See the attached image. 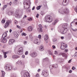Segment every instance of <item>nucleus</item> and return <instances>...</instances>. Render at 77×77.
Returning a JSON list of instances; mask_svg holds the SVG:
<instances>
[{
  "mask_svg": "<svg viewBox=\"0 0 77 77\" xmlns=\"http://www.w3.org/2000/svg\"><path fill=\"white\" fill-rule=\"evenodd\" d=\"M17 28H18L19 29H21V27H20V26H19L17 25Z\"/></svg>",
  "mask_w": 77,
  "mask_h": 77,
  "instance_id": "13d9d810",
  "label": "nucleus"
},
{
  "mask_svg": "<svg viewBox=\"0 0 77 77\" xmlns=\"http://www.w3.org/2000/svg\"><path fill=\"white\" fill-rule=\"evenodd\" d=\"M23 53V49L22 48H20L19 49L18 54L19 55H21Z\"/></svg>",
  "mask_w": 77,
  "mask_h": 77,
  "instance_id": "0eeeda50",
  "label": "nucleus"
},
{
  "mask_svg": "<svg viewBox=\"0 0 77 77\" xmlns=\"http://www.w3.org/2000/svg\"><path fill=\"white\" fill-rule=\"evenodd\" d=\"M63 20L64 21H68V19L66 17H65Z\"/></svg>",
  "mask_w": 77,
  "mask_h": 77,
  "instance_id": "bb28decb",
  "label": "nucleus"
},
{
  "mask_svg": "<svg viewBox=\"0 0 77 77\" xmlns=\"http://www.w3.org/2000/svg\"><path fill=\"white\" fill-rule=\"evenodd\" d=\"M52 25H53V26H54V25H55V24H56V23H55V22L54 21L53 22V23H52Z\"/></svg>",
  "mask_w": 77,
  "mask_h": 77,
  "instance_id": "8fccbe9b",
  "label": "nucleus"
},
{
  "mask_svg": "<svg viewBox=\"0 0 77 77\" xmlns=\"http://www.w3.org/2000/svg\"><path fill=\"white\" fill-rule=\"evenodd\" d=\"M14 35L15 38H17L18 37V34L17 32H14Z\"/></svg>",
  "mask_w": 77,
  "mask_h": 77,
  "instance_id": "f3484780",
  "label": "nucleus"
},
{
  "mask_svg": "<svg viewBox=\"0 0 77 77\" xmlns=\"http://www.w3.org/2000/svg\"><path fill=\"white\" fill-rule=\"evenodd\" d=\"M22 77H30V74L27 72L24 73L22 76Z\"/></svg>",
  "mask_w": 77,
  "mask_h": 77,
  "instance_id": "1a4fd4ad",
  "label": "nucleus"
},
{
  "mask_svg": "<svg viewBox=\"0 0 77 77\" xmlns=\"http://www.w3.org/2000/svg\"><path fill=\"white\" fill-rule=\"evenodd\" d=\"M48 38V35L47 34H46L45 36V41H47Z\"/></svg>",
  "mask_w": 77,
  "mask_h": 77,
  "instance_id": "aec40b11",
  "label": "nucleus"
},
{
  "mask_svg": "<svg viewBox=\"0 0 77 77\" xmlns=\"http://www.w3.org/2000/svg\"><path fill=\"white\" fill-rule=\"evenodd\" d=\"M15 42V40L13 39H11L8 42V44L9 45H12Z\"/></svg>",
  "mask_w": 77,
  "mask_h": 77,
  "instance_id": "9b49d317",
  "label": "nucleus"
},
{
  "mask_svg": "<svg viewBox=\"0 0 77 77\" xmlns=\"http://www.w3.org/2000/svg\"><path fill=\"white\" fill-rule=\"evenodd\" d=\"M5 69L7 71H9L12 69V66L9 65L8 64L5 65Z\"/></svg>",
  "mask_w": 77,
  "mask_h": 77,
  "instance_id": "20e7f679",
  "label": "nucleus"
},
{
  "mask_svg": "<svg viewBox=\"0 0 77 77\" xmlns=\"http://www.w3.org/2000/svg\"><path fill=\"white\" fill-rule=\"evenodd\" d=\"M2 74L1 75V77H5V72L4 71H2Z\"/></svg>",
  "mask_w": 77,
  "mask_h": 77,
  "instance_id": "5701e85b",
  "label": "nucleus"
},
{
  "mask_svg": "<svg viewBox=\"0 0 77 77\" xmlns=\"http://www.w3.org/2000/svg\"><path fill=\"white\" fill-rule=\"evenodd\" d=\"M54 68V66L53 65H51L50 66V68L51 69H53Z\"/></svg>",
  "mask_w": 77,
  "mask_h": 77,
  "instance_id": "473e14b6",
  "label": "nucleus"
},
{
  "mask_svg": "<svg viewBox=\"0 0 77 77\" xmlns=\"http://www.w3.org/2000/svg\"><path fill=\"white\" fill-rule=\"evenodd\" d=\"M54 21L56 23L58 22V20H57V19H56Z\"/></svg>",
  "mask_w": 77,
  "mask_h": 77,
  "instance_id": "de8ad7c7",
  "label": "nucleus"
},
{
  "mask_svg": "<svg viewBox=\"0 0 77 77\" xmlns=\"http://www.w3.org/2000/svg\"><path fill=\"white\" fill-rule=\"evenodd\" d=\"M39 38V39H41V35H38V38Z\"/></svg>",
  "mask_w": 77,
  "mask_h": 77,
  "instance_id": "ea45409f",
  "label": "nucleus"
},
{
  "mask_svg": "<svg viewBox=\"0 0 77 77\" xmlns=\"http://www.w3.org/2000/svg\"><path fill=\"white\" fill-rule=\"evenodd\" d=\"M50 54H51V55H53V53L52 52H49Z\"/></svg>",
  "mask_w": 77,
  "mask_h": 77,
  "instance_id": "774afa93",
  "label": "nucleus"
},
{
  "mask_svg": "<svg viewBox=\"0 0 77 77\" xmlns=\"http://www.w3.org/2000/svg\"><path fill=\"white\" fill-rule=\"evenodd\" d=\"M5 20L4 19H3L2 20L1 23H2V24H4L5 23Z\"/></svg>",
  "mask_w": 77,
  "mask_h": 77,
  "instance_id": "7c9ffc66",
  "label": "nucleus"
},
{
  "mask_svg": "<svg viewBox=\"0 0 77 77\" xmlns=\"http://www.w3.org/2000/svg\"><path fill=\"white\" fill-rule=\"evenodd\" d=\"M31 56L32 57H35L37 56V53L36 52H34L31 54Z\"/></svg>",
  "mask_w": 77,
  "mask_h": 77,
  "instance_id": "ddd939ff",
  "label": "nucleus"
},
{
  "mask_svg": "<svg viewBox=\"0 0 77 77\" xmlns=\"http://www.w3.org/2000/svg\"><path fill=\"white\" fill-rule=\"evenodd\" d=\"M53 48H56V46L55 45H53L52 46Z\"/></svg>",
  "mask_w": 77,
  "mask_h": 77,
  "instance_id": "09e8293b",
  "label": "nucleus"
},
{
  "mask_svg": "<svg viewBox=\"0 0 77 77\" xmlns=\"http://www.w3.org/2000/svg\"><path fill=\"white\" fill-rule=\"evenodd\" d=\"M61 39H64V37L63 36H61Z\"/></svg>",
  "mask_w": 77,
  "mask_h": 77,
  "instance_id": "0e129e2a",
  "label": "nucleus"
},
{
  "mask_svg": "<svg viewBox=\"0 0 77 77\" xmlns=\"http://www.w3.org/2000/svg\"><path fill=\"white\" fill-rule=\"evenodd\" d=\"M63 27L65 29H67V27L68 26V24L67 23H64L63 24Z\"/></svg>",
  "mask_w": 77,
  "mask_h": 77,
  "instance_id": "dca6fc26",
  "label": "nucleus"
},
{
  "mask_svg": "<svg viewBox=\"0 0 77 77\" xmlns=\"http://www.w3.org/2000/svg\"><path fill=\"white\" fill-rule=\"evenodd\" d=\"M34 42V44L39 45L40 44V39H38V38H37L35 40Z\"/></svg>",
  "mask_w": 77,
  "mask_h": 77,
  "instance_id": "6e6552de",
  "label": "nucleus"
},
{
  "mask_svg": "<svg viewBox=\"0 0 77 77\" xmlns=\"http://www.w3.org/2000/svg\"><path fill=\"white\" fill-rule=\"evenodd\" d=\"M38 17H39V14H37L36 15V18H38Z\"/></svg>",
  "mask_w": 77,
  "mask_h": 77,
  "instance_id": "49530a36",
  "label": "nucleus"
},
{
  "mask_svg": "<svg viewBox=\"0 0 77 77\" xmlns=\"http://www.w3.org/2000/svg\"><path fill=\"white\" fill-rule=\"evenodd\" d=\"M19 58V56L16 55V58Z\"/></svg>",
  "mask_w": 77,
  "mask_h": 77,
  "instance_id": "69168bd1",
  "label": "nucleus"
},
{
  "mask_svg": "<svg viewBox=\"0 0 77 77\" xmlns=\"http://www.w3.org/2000/svg\"><path fill=\"white\" fill-rule=\"evenodd\" d=\"M69 73H72V70H69Z\"/></svg>",
  "mask_w": 77,
  "mask_h": 77,
  "instance_id": "680f3d73",
  "label": "nucleus"
},
{
  "mask_svg": "<svg viewBox=\"0 0 77 77\" xmlns=\"http://www.w3.org/2000/svg\"><path fill=\"white\" fill-rule=\"evenodd\" d=\"M39 50L40 51H43L44 50V46L41 45L40 47Z\"/></svg>",
  "mask_w": 77,
  "mask_h": 77,
  "instance_id": "6ab92c4d",
  "label": "nucleus"
},
{
  "mask_svg": "<svg viewBox=\"0 0 77 77\" xmlns=\"http://www.w3.org/2000/svg\"><path fill=\"white\" fill-rule=\"evenodd\" d=\"M1 42L2 43H6L7 42V39L6 38H2L1 40Z\"/></svg>",
  "mask_w": 77,
  "mask_h": 77,
  "instance_id": "f8f14e48",
  "label": "nucleus"
},
{
  "mask_svg": "<svg viewBox=\"0 0 77 77\" xmlns=\"http://www.w3.org/2000/svg\"><path fill=\"white\" fill-rule=\"evenodd\" d=\"M39 28H38L37 29L38 31L39 32H42L43 31H42V25L41 24H39L38 25Z\"/></svg>",
  "mask_w": 77,
  "mask_h": 77,
  "instance_id": "9d476101",
  "label": "nucleus"
},
{
  "mask_svg": "<svg viewBox=\"0 0 77 77\" xmlns=\"http://www.w3.org/2000/svg\"><path fill=\"white\" fill-rule=\"evenodd\" d=\"M11 24V21H9V20H7L6 21V23L5 24V26H4V27L5 29L6 28H7L9 25Z\"/></svg>",
  "mask_w": 77,
  "mask_h": 77,
  "instance_id": "39448f33",
  "label": "nucleus"
},
{
  "mask_svg": "<svg viewBox=\"0 0 77 77\" xmlns=\"http://www.w3.org/2000/svg\"><path fill=\"white\" fill-rule=\"evenodd\" d=\"M42 75H44L45 77H47L48 75V72L47 71L43 70L42 72Z\"/></svg>",
  "mask_w": 77,
  "mask_h": 77,
  "instance_id": "423d86ee",
  "label": "nucleus"
},
{
  "mask_svg": "<svg viewBox=\"0 0 77 77\" xmlns=\"http://www.w3.org/2000/svg\"><path fill=\"white\" fill-rule=\"evenodd\" d=\"M18 23V22L17 20H15L14 21V23L15 24H17Z\"/></svg>",
  "mask_w": 77,
  "mask_h": 77,
  "instance_id": "a19ab883",
  "label": "nucleus"
},
{
  "mask_svg": "<svg viewBox=\"0 0 77 77\" xmlns=\"http://www.w3.org/2000/svg\"><path fill=\"white\" fill-rule=\"evenodd\" d=\"M30 9V8H26L27 9L26 11L27 12H30L31 10Z\"/></svg>",
  "mask_w": 77,
  "mask_h": 77,
  "instance_id": "2f4dec72",
  "label": "nucleus"
},
{
  "mask_svg": "<svg viewBox=\"0 0 77 77\" xmlns=\"http://www.w3.org/2000/svg\"><path fill=\"white\" fill-rule=\"evenodd\" d=\"M15 17L17 18H20V15H19V14L18 13L17 14L16 13Z\"/></svg>",
  "mask_w": 77,
  "mask_h": 77,
  "instance_id": "a878e982",
  "label": "nucleus"
},
{
  "mask_svg": "<svg viewBox=\"0 0 77 77\" xmlns=\"http://www.w3.org/2000/svg\"><path fill=\"white\" fill-rule=\"evenodd\" d=\"M27 29L29 32H31V31H32V30H33V27L29 26L28 27Z\"/></svg>",
  "mask_w": 77,
  "mask_h": 77,
  "instance_id": "2eb2a0df",
  "label": "nucleus"
},
{
  "mask_svg": "<svg viewBox=\"0 0 77 77\" xmlns=\"http://www.w3.org/2000/svg\"><path fill=\"white\" fill-rule=\"evenodd\" d=\"M23 36H26L27 34L26 33H22V36H23Z\"/></svg>",
  "mask_w": 77,
  "mask_h": 77,
  "instance_id": "4c0bfd02",
  "label": "nucleus"
},
{
  "mask_svg": "<svg viewBox=\"0 0 77 77\" xmlns=\"http://www.w3.org/2000/svg\"><path fill=\"white\" fill-rule=\"evenodd\" d=\"M45 42L46 43V44H48V41L47 40H45Z\"/></svg>",
  "mask_w": 77,
  "mask_h": 77,
  "instance_id": "5fc2aeb1",
  "label": "nucleus"
},
{
  "mask_svg": "<svg viewBox=\"0 0 77 77\" xmlns=\"http://www.w3.org/2000/svg\"><path fill=\"white\" fill-rule=\"evenodd\" d=\"M60 54L61 55H62L63 56V57H65V56H66V54L64 53H60Z\"/></svg>",
  "mask_w": 77,
  "mask_h": 77,
  "instance_id": "393cba45",
  "label": "nucleus"
},
{
  "mask_svg": "<svg viewBox=\"0 0 77 77\" xmlns=\"http://www.w3.org/2000/svg\"><path fill=\"white\" fill-rule=\"evenodd\" d=\"M30 4L31 2L28 0L25 1L23 3L24 8V9H29L30 7Z\"/></svg>",
  "mask_w": 77,
  "mask_h": 77,
  "instance_id": "f257e3e1",
  "label": "nucleus"
},
{
  "mask_svg": "<svg viewBox=\"0 0 77 77\" xmlns=\"http://www.w3.org/2000/svg\"><path fill=\"white\" fill-rule=\"evenodd\" d=\"M71 60H72V59H71V60H70L69 61H68V63H71Z\"/></svg>",
  "mask_w": 77,
  "mask_h": 77,
  "instance_id": "6e6d98bb",
  "label": "nucleus"
},
{
  "mask_svg": "<svg viewBox=\"0 0 77 77\" xmlns=\"http://www.w3.org/2000/svg\"><path fill=\"white\" fill-rule=\"evenodd\" d=\"M16 63L17 64H18V65H22V63L21 62V61L20 60H19L18 61L17 63Z\"/></svg>",
  "mask_w": 77,
  "mask_h": 77,
  "instance_id": "4be33fe9",
  "label": "nucleus"
},
{
  "mask_svg": "<svg viewBox=\"0 0 77 77\" xmlns=\"http://www.w3.org/2000/svg\"><path fill=\"white\" fill-rule=\"evenodd\" d=\"M22 58H24L25 57V56L24 55H22Z\"/></svg>",
  "mask_w": 77,
  "mask_h": 77,
  "instance_id": "e2e57ef3",
  "label": "nucleus"
},
{
  "mask_svg": "<svg viewBox=\"0 0 77 77\" xmlns=\"http://www.w3.org/2000/svg\"><path fill=\"white\" fill-rule=\"evenodd\" d=\"M25 55H27V54H28V51H26V52H25Z\"/></svg>",
  "mask_w": 77,
  "mask_h": 77,
  "instance_id": "603ef678",
  "label": "nucleus"
},
{
  "mask_svg": "<svg viewBox=\"0 0 77 77\" xmlns=\"http://www.w3.org/2000/svg\"><path fill=\"white\" fill-rule=\"evenodd\" d=\"M65 48H66V46L64 45H61L60 47L61 50H64Z\"/></svg>",
  "mask_w": 77,
  "mask_h": 77,
  "instance_id": "412c9836",
  "label": "nucleus"
},
{
  "mask_svg": "<svg viewBox=\"0 0 77 77\" xmlns=\"http://www.w3.org/2000/svg\"><path fill=\"white\" fill-rule=\"evenodd\" d=\"M53 41L54 42H56L57 41V39L56 38H54Z\"/></svg>",
  "mask_w": 77,
  "mask_h": 77,
  "instance_id": "37998d69",
  "label": "nucleus"
},
{
  "mask_svg": "<svg viewBox=\"0 0 77 77\" xmlns=\"http://www.w3.org/2000/svg\"><path fill=\"white\" fill-rule=\"evenodd\" d=\"M69 2V0H64L63 2V5H65L67 3Z\"/></svg>",
  "mask_w": 77,
  "mask_h": 77,
  "instance_id": "4468645a",
  "label": "nucleus"
},
{
  "mask_svg": "<svg viewBox=\"0 0 77 77\" xmlns=\"http://www.w3.org/2000/svg\"><path fill=\"white\" fill-rule=\"evenodd\" d=\"M7 32H5L4 34L2 35V37L3 38H5V37H6V36H7Z\"/></svg>",
  "mask_w": 77,
  "mask_h": 77,
  "instance_id": "a211bd4d",
  "label": "nucleus"
},
{
  "mask_svg": "<svg viewBox=\"0 0 77 77\" xmlns=\"http://www.w3.org/2000/svg\"><path fill=\"white\" fill-rule=\"evenodd\" d=\"M36 77H39V75L38 74H37L36 75Z\"/></svg>",
  "mask_w": 77,
  "mask_h": 77,
  "instance_id": "4d7b16f0",
  "label": "nucleus"
},
{
  "mask_svg": "<svg viewBox=\"0 0 77 77\" xmlns=\"http://www.w3.org/2000/svg\"><path fill=\"white\" fill-rule=\"evenodd\" d=\"M6 54H7V52H5V53H4V58H6V57H7V56L6 55Z\"/></svg>",
  "mask_w": 77,
  "mask_h": 77,
  "instance_id": "c85d7f7f",
  "label": "nucleus"
},
{
  "mask_svg": "<svg viewBox=\"0 0 77 77\" xmlns=\"http://www.w3.org/2000/svg\"><path fill=\"white\" fill-rule=\"evenodd\" d=\"M41 8V5H39V6H38L36 8V9H37V10H39Z\"/></svg>",
  "mask_w": 77,
  "mask_h": 77,
  "instance_id": "c756f323",
  "label": "nucleus"
},
{
  "mask_svg": "<svg viewBox=\"0 0 77 77\" xmlns=\"http://www.w3.org/2000/svg\"><path fill=\"white\" fill-rule=\"evenodd\" d=\"M68 51V50L67 49H66L65 50V52H67Z\"/></svg>",
  "mask_w": 77,
  "mask_h": 77,
  "instance_id": "052dcab7",
  "label": "nucleus"
},
{
  "mask_svg": "<svg viewBox=\"0 0 77 77\" xmlns=\"http://www.w3.org/2000/svg\"><path fill=\"white\" fill-rule=\"evenodd\" d=\"M29 38L30 39H32V36L31 35H29Z\"/></svg>",
  "mask_w": 77,
  "mask_h": 77,
  "instance_id": "c03bdc74",
  "label": "nucleus"
},
{
  "mask_svg": "<svg viewBox=\"0 0 77 77\" xmlns=\"http://www.w3.org/2000/svg\"><path fill=\"white\" fill-rule=\"evenodd\" d=\"M54 54H58V52H57V51H54Z\"/></svg>",
  "mask_w": 77,
  "mask_h": 77,
  "instance_id": "e433bc0d",
  "label": "nucleus"
},
{
  "mask_svg": "<svg viewBox=\"0 0 77 77\" xmlns=\"http://www.w3.org/2000/svg\"><path fill=\"white\" fill-rule=\"evenodd\" d=\"M54 66V68H57L58 67V65L57 64H54L53 65Z\"/></svg>",
  "mask_w": 77,
  "mask_h": 77,
  "instance_id": "cd10ccee",
  "label": "nucleus"
},
{
  "mask_svg": "<svg viewBox=\"0 0 77 77\" xmlns=\"http://www.w3.org/2000/svg\"><path fill=\"white\" fill-rule=\"evenodd\" d=\"M69 10L68 8L63 9V8H60L58 10V12L60 13L61 14H67L68 13Z\"/></svg>",
  "mask_w": 77,
  "mask_h": 77,
  "instance_id": "7ed1b4c3",
  "label": "nucleus"
},
{
  "mask_svg": "<svg viewBox=\"0 0 77 77\" xmlns=\"http://www.w3.org/2000/svg\"><path fill=\"white\" fill-rule=\"evenodd\" d=\"M2 53H3V54H5V51L3 50H2Z\"/></svg>",
  "mask_w": 77,
  "mask_h": 77,
  "instance_id": "864d4df0",
  "label": "nucleus"
},
{
  "mask_svg": "<svg viewBox=\"0 0 77 77\" xmlns=\"http://www.w3.org/2000/svg\"><path fill=\"white\" fill-rule=\"evenodd\" d=\"M71 36V34L70 33H69L68 34V36L69 37H70Z\"/></svg>",
  "mask_w": 77,
  "mask_h": 77,
  "instance_id": "79ce46f5",
  "label": "nucleus"
},
{
  "mask_svg": "<svg viewBox=\"0 0 77 77\" xmlns=\"http://www.w3.org/2000/svg\"><path fill=\"white\" fill-rule=\"evenodd\" d=\"M11 15H14V13L12 12H11Z\"/></svg>",
  "mask_w": 77,
  "mask_h": 77,
  "instance_id": "338daca9",
  "label": "nucleus"
},
{
  "mask_svg": "<svg viewBox=\"0 0 77 77\" xmlns=\"http://www.w3.org/2000/svg\"><path fill=\"white\" fill-rule=\"evenodd\" d=\"M75 12L77 13V5L76 6V7L75 8Z\"/></svg>",
  "mask_w": 77,
  "mask_h": 77,
  "instance_id": "58836bf2",
  "label": "nucleus"
},
{
  "mask_svg": "<svg viewBox=\"0 0 77 77\" xmlns=\"http://www.w3.org/2000/svg\"><path fill=\"white\" fill-rule=\"evenodd\" d=\"M44 21L45 22L50 23L53 21V18L50 15L47 16L45 17Z\"/></svg>",
  "mask_w": 77,
  "mask_h": 77,
  "instance_id": "f03ea898",
  "label": "nucleus"
},
{
  "mask_svg": "<svg viewBox=\"0 0 77 77\" xmlns=\"http://www.w3.org/2000/svg\"><path fill=\"white\" fill-rule=\"evenodd\" d=\"M72 69V70H74V69H75L76 68L75 67H74V66H73Z\"/></svg>",
  "mask_w": 77,
  "mask_h": 77,
  "instance_id": "a18cd8bd",
  "label": "nucleus"
},
{
  "mask_svg": "<svg viewBox=\"0 0 77 77\" xmlns=\"http://www.w3.org/2000/svg\"><path fill=\"white\" fill-rule=\"evenodd\" d=\"M16 56V55H13L12 56V58H14V59H15Z\"/></svg>",
  "mask_w": 77,
  "mask_h": 77,
  "instance_id": "3c124183",
  "label": "nucleus"
},
{
  "mask_svg": "<svg viewBox=\"0 0 77 77\" xmlns=\"http://www.w3.org/2000/svg\"><path fill=\"white\" fill-rule=\"evenodd\" d=\"M27 44V42L26 41H24V44L25 45Z\"/></svg>",
  "mask_w": 77,
  "mask_h": 77,
  "instance_id": "bf43d9fd",
  "label": "nucleus"
},
{
  "mask_svg": "<svg viewBox=\"0 0 77 77\" xmlns=\"http://www.w3.org/2000/svg\"><path fill=\"white\" fill-rule=\"evenodd\" d=\"M74 56L75 57H77V52H75V54H74Z\"/></svg>",
  "mask_w": 77,
  "mask_h": 77,
  "instance_id": "72a5a7b5",
  "label": "nucleus"
},
{
  "mask_svg": "<svg viewBox=\"0 0 77 77\" xmlns=\"http://www.w3.org/2000/svg\"><path fill=\"white\" fill-rule=\"evenodd\" d=\"M7 6H8V5H4L3 6V8L4 9H6V8H7Z\"/></svg>",
  "mask_w": 77,
  "mask_h": 77,
  "instance_id": "c9c22d12",
  "label": "nucleus"
},
{
  "mask_svg": "<svg viewBox=\"0 0 77 77\" xmlns=\"http://www.w3.org/2000/svg\"><path fill=\"white\" fill-rule=\"evenodd\" d=\"M64 30H63L62 32L63 33H65L67 32V29H66V28L64 29Z\"/></svg>",
  "mask_w": 77,
  "mask_h": 77,
  "instance_id": "b1692460",
  "label": "nucleus"
},
{
  "mask_svg": "<svg viewBox=\"0 0 77 77\" xmlns=\"http://www.w3.org/2000/svg\"><path fill=\"white\" fill-rule=\"evenodd\" d=\"M28 21H32V19L31 17H29L28 18Z\"/></svg>",
  "mask_w": 77,
  "mask_h": 77,
  "instance_id": "f704fd0d",
  "label": "nucleus"
}]
</instances>
